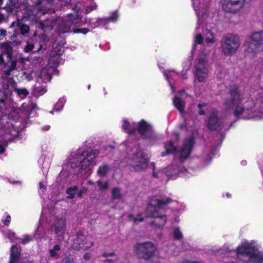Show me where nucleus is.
I'll use <instances>...</instances> for the list:
<instances>
[{"instance_id": "61", "label": "nucleus", "mask_w": 263, "mask_h": 263, "mask_svg": "<svg viewBox=\"0 0 263 263\" xmlns=\"http://www.w3.org/2000/svg\"><path fill=\"white\" fill-rule=\"evenodd\" d=\"M151 165L152 166V167L153 168V170H154V169L155 168V163L154 162H152L151 163Z\"/></svg>"}, {"instance_id": "4", "label": "nucleus", "mask_w": 263, "mask_h": 263, "mask_svg": "<svg viewBox=\"0 0 263 263\" xmlns=\"http://www.w3.org/2000/svg\"><path fill=\"white\" fill-rule=\"evenodd\" d=\"M208 46L201 49L195 65V80L199 82H204L209 73L208 58L211 52Z\"/></svg>"}, {"instance_id": "48", "label": "nucleus", "mask_w": 263, "mask_h": 263, "mask_svg": "<svg viewBox=\"0 0 263 263\" xmlns=\"http://www.w3.org/2000/svg\"><path fill=\"white\" fill-rule=\"evenodd\" d=\"M0 31H1V34H0L1 35L3 36H6V31L5 30L1 29Z\"/></svg>"}, {"instance_id": "40", "label": "nucleus", "mask_w": 263, "mask_h": 263, "mask_svg": "<svg viewBox=\"0 0 263 263\" xmlns=\"http://www.w3.org/2000/svg\"><path fill=\"white\" fill-rule=\"evenodd\" d=\"M118 18V14L116 12H115L112 13V15L108 18H106V20L108 21H111V22H115L117 21Z\"/></svg>"}, {"instance_id": "17", "label": "nucleus", "mask_w": 263, "mask_h": 263, "mask_svg": "<svg viewBox=\"0 0 263 263\" xmlns=\"http://www.w3.org/2000/svg\"><path fill=\"white\" fill-rule=\"evenodd\" d=\"M262 34V31L254 32L247 40L261 46L263 42Z\"/></svg>"}, {"instance_id": "21", "label": "nucleus", "mask_w": 263, "mask_h": 263, "mask_svg": "<svg viewBox=\"0 0 263 263\" xmlns=\"http://www.w3.org/2000/svg\"><path fill=\"white\" fill-rule=\"evenodd\" d=\"M165 152H162L161 155L164 157L168 154L174 153L176 151V147L174 145L172 141H170L165 145Z\"/></svg>"}, {"instance_id": "34", "label": "nucleus", "mask_w": 263, "mask_h": 263, "mask_svg": "<svg viewBox=\"0 0 263 263\" xmlns=\"http://www.w3.org/2000/svg\"><path fill=\"white\" fill-rule=\"evenodd\" d=\"M173 236L176 239L180 240L183 237V234L179 228H175L173 232Z\"/></svg>"}, {"instance_id": "45", "label": "nucleus", "mask_w": 263, "mask_h": 263, "mask_svg": "<svg viewBox=\"0 0 263 263\" xmlns=\"http://www.w3.org/2000/svg\"><path fill=\"white\" fill-rule=\"evenodd\" d=\"M97 6L96 4H93L92 5H91L88 9L86 10V12H88L91 10H95L96 9Z\"/></svg>"}, {"instance_id": "2", "label": "nucleus", "mask_w": 263, "mask_h": 263, "mask_svg": "<svg viewBox=\"0 0 263 263\" xmlns=\"http://www.w3.org/2000/svg\"><path fill=\"white\" fill-rule=\"evenodd\" d=\"M99 154V151L97 149L86 151L79 150L71 161V166L75 170L74 173L79 174L82 170L96 165L95 158Z\"/></svg>"}, {"instance_id": "62", "label": "nucleus", "mask_w": 263, "mask_h": 263, "mask_svg": "<svg viewBox=\"0 0 263 263\" xmlns=\"http://www.w3.org/2000/svg\"><path fill=\"white\" fill-rule=\"evenodd\" d=\"M23 18L24 19H30L31 18V16L30 15H28V16H24L23 17Z\"/></svg>"}, {"instance_id": "56", "label": "nucleus", "mask_w": 263, "mask_h": 263, "mask_svg": "<svg viewBox=\"0 0 263 263\" xmlns=\"http://www.w3.org/2000/svg\"><path fill=\"white\" fill-rule=\"evenodd\" d=\"M135 130H136L135 128H134V129H132V130L129 129L128 133L129 134H134L135 132Z\"/></svg>"}, {"instance_id": "18", "label": "nucleus", "mask_w": 263, "mask_h": 263, "mask_svg": "<svg viewBox=\"0 0 263 263\" xmlns=\"http://www.w3.org/2000/svg\"><path fill=\"white\" fill-rule=\"evenodd\" d=\"M21 250L16 246L11 247L9 263H18Z\"/></svg>"}, {"instance_id": "10", "label": "nucleus", "mask_w": 263, "mask_h": 263, "mask_svg": "<svg viewBox=\"0 0 263 263\" xmlns=\"http://www.w3.org/2000/svg\"><path fill=\"white\" fill-rule=\"evenodd\" d=\"M245 4V0H223L222 9L228 12H236L242 9Z\"/></svg>"}, {"instance_id": "35", "label": "nucleus", "mask_w": 263, "mask_h": 263, "mask_svg": "<svg viewBox=\"0 0 263 263\" xmlns=\"http://www.w3.org/2000/svg\"><path fill=\"white\" fill-rule=\"evenodd\" d=\"M60 250L59 245H55L53 248L49 250L50 255L52 257H56L58 256V252Z\"/></svg>"}, {"instance_id": "53", "label": "nucleus", "mask_w": 263, "mask_h": 263, "mask_svg": "<svg viewBox=\"0 0 263 263\" xmlns=\"http://www.w3.org/2000/svg\"><path fill=\"white\" fill-rule=\"evenodd\" d=\"M84 193V191L83 190H80L78 192V195L79 197H81L82 196V194H83Z\"/></svg>"}, {"instance_id": "31", "label": "nucleus", "mask_w": 263, "mask_h": 263, "mask_svg": "<svg viewBox=\"0 0 263 263\" xmlns=\"http://www.w3.org/2000/svg\"><path fill=\"white\" fill-rule=\"evenodd\" d=\"M128 217L130 221H133L136 224L143 221V218L141 217V214H138L137 217L132 214H129Z\"/></svg>"}, {"instance_id": "16", "label": "nucleus", "mask_w": 263, "mask_h": 263, "mask_svg": "<svg viewBox=\"0 0 263 263\" xmlns=\"http://www.w3.org/2000/svg\"><path fill=\"white\" fill-rule=\"evenodd\" d=\"M221 124V121L218 116V112L212 111L210 115L208 122V126L211 130L216 129Z\"/></svg>"}, {"instance_id": "51", "label": "nucleus", "mask_w": 263, "mask_h": 263, "mask_svg": "<svg viewBox=\"0 0 263 263\" xmlns=\"http://www.w3.org/2000/svg\"><path fill=\"white\" fill-rule=\"evenodd\" d=\"M59 58V57H52L49 59V62H51L52 61H54L55 60H57Z\"/></svg>"}, {"instance_id": "14", "label": "nucleus", "mask_w": 263, "mask_h": 263, "mask_svg": "<svg viewBox=\"0 0 263 263\" xmlns=\"http://www.w3.org/2000/svg\"><path fill=\"white\" fill-rule=\"evenodd\" d=\"M85 241L86 237L81 232H78L77 233L76 238L73 240L72 247L73 249L76 250H79L81 249H84V250H87L93 245V242H91L89 246H87L84 248Z\"/></svg>"}, {"instance_id": "32", "label": "nucleus", "mask_w": 263, "mask_h": 263, "mask_svg": "<svg viewBox=\"0 0 263 263\" xmlns=\"http://www.w3.org/2000/svg\"><path fill=\"white\" fill-rule=\"evenodd\" d=\"M14 91L17 93V94L22 97H26L28 93V91L26 88H16L14 89Z\"/></svg>"}, {"instance_id": "6", "label": "nucleus", "mask_w": 263, "mask_h": 263, "mask_svg": "<svg viewBox=\"0 0 263 263\" xmlns=\"http://www.w3.org/2000/svg\"><path fill=\"white\" fill-rule=\"evenodd\" d=\"M240 45V39L237 35H228L221 43V51L226 55H231L236 52Z\"/></svg>"}, {"instance_id": "54", "label": "nucleus", "mask_w": 263, "mask_h": 263, "mask_svg": "<svg viewBox=\"0 0 263 263\" xmlns=\"http://www.w3.org/2000/svg\"><path fill=\"white\" fill-rule=\"evenodd\" d=\"M5 151V148L3 146H0V154L4 153Z\"/></svg>"}, {"instance_id": "55", "label": "nucleus", "mask_w": 263, "mask_h": 263, "mask_svg": "<svg viewBox=\"0 0 263 263\" xmlns=\"http://www.w3.org/2000/svg\"><path fill=\"white\" fill-rule=\"evenodd\" d=\"M39 186H40V189H43V187H44V185H43V183H42V182H40L39 183Z\"/></svg>"}, {"instance_id": "8", "label": "nucleus", "mask_w": 263, "mask_h": 263, "mask_svg": "<svg viewBox=\"0 0 263 263\" xmlns=\"http://www.w3.org/2000/svg\"><path fill=\"white\" fill-rule=\"evenodd\" d=\"M147 158L141 151L137 152L132 158L130 165L134 170L140 172L144 170L147 165Z\"/></svg>"}, {"instance_id": "1", "label": "nucleus", "mask_w": 263, "mask_h": 263, "mask_svg": "<svg viewBox=\"0 0 263 263\" xmlns=\"http://www.w3.org/2000/svg\"><path fill=\"white\" fill-rule=\"evenodd\" d=\"M230 96L226 101V106L229 109H234V114L236 117L244 119L259 120L263 118L260 113L253 112L250 109L240 105L241 98L237 88L232 90Z\"/></svg>"}, {"instance_id": "44", "label": "nucleus", "mask_w": 263, "mask_h": 263, "mask_svg": "<svg viewBox=\"0 0 263 263\" xmlns=\"http://www.w3.org/2000/svg\"><path fill=\"white\" fill-rule=\"evenodd\" d=\"M6 64L2 54H0V67H5Z\"/></svg>"}, {"instance_id": "25", "label": "nucleus", "mask_w": 263, "mask_h": 263, "mask_svg": "<svg viewBox=\"0 0 263 263\" xmlns=\"http://www.w3.org/2000/svg\"><path fill=\"white\" fill-rule=\"evenodd\" d=\"M205 36V42L209 43H214L215 42V39L214 37L213 33L211 30L206 29L204 33Z\"/></svg>"}, {"instance_id": "27", "label": "nucleus", "mask_w": 263, "mask_h": 263, "mask_svg": "<svg viewBox=\"0 0 263 263\" xmlns=\"http://www.w3.org/2000/svg\"><path fill=\"white\" fill-rule=\"evenodd\" d=\"M181 171H178L175 168H173V166H170L165 171L167 176L170 178L175 177L179 172H181Z\"/></svg>"}, {"instance_id": "20", "label": "nucleus", "mask_w": 263, "mask_h": 263, "mask_svg": "<svg viewBox=\"0 0 263 263\" xmlns=\"http://www.w3.org/2000/svg\"><path fill=\"white\" fill-rule=\"evenodd\" d=\"M173 104L178 111L182 113L183 112L185 106V102L182 99L176 96L173 99Z\"/></svg>"}, {"instance_id": "49", "label": "nucleus", "mask_w": 263, "mask_h": 263, "mask_svg": "<svg viewBox=\"0 0 263 263\" xmlns=\"http://www.w3.org/2000/svg\"><path fill=\"white\" fill-rule=\"evenodd\" d=\"M90 257V255H89V253H85L84 256H83V258L84 259H86V260H87Z\"/></svg>"}, {"instance_id": "38", "label": "nucleus", "mask_w": 263, "mask_h": 263, "mask_svg": "<svg viewBox=\"0 0 263 263\" xmlns=\"http://www.w3.org/2000/svg\"><path fill=\"white\" fill-rule=\"evenodd\" d=\"M34 46L33 43L28 42L27 44L25 46L24 48V50L25 52H30L32 51L33 49L34 48Z\"/></svg>"}, {"instance_id": "37", "label": "nucleus", "mask_w": 263, "mask_h": 263, "mask_svg": "<svg viewBox=\"0 0 263 263\" xmlns=\"http://www.w3.org/2000/svg\"><path fill=\"white\" fill-rule=\"evenodd\" d=\"M33 239V236L31 235H25L24 237L21 239V242L25 245L29 242L31 241Z\"/></svg>"}, {"instance_id": "41", "label": "nucleus", "mask_w": 263, "mask_h": 263, "mask_svg": "<svg viewBox=\"0 0 263 263\" xmlns=\"http://www.w3.org/2000/svg\"><path fill=\"white\" fill-rule=\"evenodd\" d=\"M73 32L75 33H81L85 34L88 32V29H87V28L77 29L74 30Z\"/></svg>"}, {"instance_id": "22", "label": "nucleus", "mask_w": 263, "mask_h": 263, "mask_svg": "<svg viewBox=\"0 0 263 263\" xmlns=\"http://www.w3.org/2000/svg\"><path fill=\"white\" fill-rule=\"evenodd\" d=\"M198 1L199 3L198 6L196 8L195 7V6H194V8L197 15H199L201 10L203 11L202 13H204V12L205 11L206 7V3H205L204 0H198ZM193 6H194V4Z\"/></svg>"}, {"instance_id": "3", "label": "nucleus", "mask_w": 263, "mask_h": 263, "mask_svg": "<svg viewBox=\"0 0 263 263\" xmlns=\"http://www.w3.org/2000/svg\"><path fill=\"white\" fill-rule=\"evenodd\" d=\"M171 198H167L166 200H161L156 197L153 198L149 204L147 208L146 213L148 216L154 218L153 224L158 228H162L167 220L165 215L161 213L162 208L172 202Z\"/></svg>"}, {"instance_id": "24", "label": "nucleus", "mask_w": 263, "mask_h": 263, "mask_svg": "<svg viewBox=\"0 0 263 263\" xmlns=\"http://www.w3.org/2000/svg\"><path fill=\"white\" fill-rule=\"evenodd\" d=\"M15 24H16L17 26L20 28L21 32L22 34H25L29 32V26L27 25L22 24L20 21H18L17 22H13L12 23L11 27L14 26Z\"/></svg>"}, {"instance_id": "60", "label": "nucleus", "mask_w": 263, "mask_h": 263, "mask_svg": "<svg viewBox=\"0 0 263 263\" xmlns=\"http://www.w3.org/2000/svg\"><path fill=\"white\" fill-rule=\"evenodd\" d=\"M152 175H153V176L154 177H155V178L157 177V174H156V172H155L154 171L153 172Z\"/></svg>"}, {"instance_id": "12", "label": "nucleus", "mask_w": 263, "mask_h": 263, "mask_svg": "<svg viewBox=\"0 0 263 263\" xmlns=\"http://www.w3.org/2000/svg\"><path fill=\"white\" fill-rule=\"evenodd\" d=\"M80 21L81 18L78 14H69L63 21L59 29L61 32H66L70 30L72 25L79 23Z\"/></svg>"}, {"instance_id": "52", "label": "nucleus", "mask_w": 263, "mask_h": 263, "mask_svg": "<svg viewBox=\"0 0 263 263\" xmlns=\"http://www.w3.org/2000/svg\"><path fill=\"white\" fill-rule=\"evenodd\" d=\"M192 1H193V3H194L195 7L196 8V7H197L198 6V4H199L198 1V0H192Z\"/></svg>"}, {"instance_id": "5", "label": "nucleus", "mask_w": 263, "mask_h": 263, "mask_svg": "<svg viewBox=\"0 0 263 263\" xmlns=\"http://www.w3.org/2000/svg\"><path fill=\"white\" fill-rule=\"evenodd\" d=\"M237 255H246L253 263H262L263 255L254 246L252 243L242 242L236 250Z\"/></svg>"}, {"instance_id": "7", "label": "nucleus", "mask_w": 263, "mask_h": 263, "mask_svg": "<svg viewBox=\"0 0 263 263\" xmlns=\"http://www.w3.org/2000/svg\"><path fill=\"white\" fill-rule=\"evenodd\" d=\"M156 251L155 246L150 242L139 243L136 246L137 254L141 258L148 260L152 258Z\"/></svg>"}, {"instance_id": "50", "label": "nucleus", "mask_w": 263, "mask_h": 263, "mask_svg": "<svg viewBox=\"0 0 263 263\" xmlns=\"http://www.w3.org/2000/svg\"><path fill=\"white\" fill-rule=\"evenodd\" d=\"M179 95L181 97H183L184 95V96H187V94L186 93V92H185L184 90H181L180 92V93H179Z\"/></svg>"}, {"instance_id": "29", "label": "nucleus", "mask_w": 263, "mask_h": 263, "mask_svg": "<svg viewBox=\"0 0 263 263\" xmlns=\"http://www.w3.org/2000/svg\"><path fill=\"white\" fill-rule=\"evenodd\" d=\"M55 24L54 20H47L41 24L42 27L44 29L51 28Z\"/></svg>"}, {"instance_id": "43", "label": "nucleus", "mask_w": 263, "mask_h": 263, "mask_svg": "<svg viewBox=\"0 0 263 263\" xmlns=\"http://www.w3.org/2000/svg\"><path fill=\"white\" fill-rule=\"evenodd\" d=\"M206 105L205 103H200L198 105V107L199 109V114L201 115H203L205 114V112L201 109L202 107H204Z\"/></svg>"}, {"instance_id": "57", "label": "nucleus", "mask_w": 263, "mask_h": 263, "mask_svg": "<svg viewBox=\"0 0 263 263\" xmlns=\"http://www.w3.org/2000/svg\"><path fill=\"white\" fill-rule=\"evenodd\" d=\"M114 255V253H110L109 254L105 253L104 254V257H107V256H111V255Z\"/></svg>"}, {"instance_id": "26", "label": "nucleus", "mask_w": 263, "mask_h": 263, "mask_svg": "<svg viewBox=\"0 0 263 263\" xmlns=\"http://www.w3.org/2000/svg\"><path fill=\"white\" fill-rule=\"evenodd\" d=\"M109 167L107 164L100 166L97 170V174L100 176H105L109 171Z\"/></svg>"}, {"instance_id": "23", "label": "nucleus", "mask_w": 263, "mask_h": 263, "mask_svg": "<svg viewBox=\"0 0 263 263\" xmlns=\"http://www.w3.org/2000/svg\"><path fill=\"white\" fill-rule=\"evenodd\" d=\"M1 47L3 52L7 53V57L10 58L12 55V48L10 45L9 42H5L1 44Z\"/></svg>"}, {"instance_id": "30", "label": "nucleus", "mask_w": 263, "mask_h": 263, "mask_svg": "<svg viewBox=\"0 0 263 263\" xmlns=\"http://www.w3.org/2000/svg\"><path fill=\"white\" fill-rule=\"evenodd\" d=\"M203 42V37L202 35L200 33H197L195 37L194 40V44L193 46V49L192 50V52H193L194 50H195L196 45V44H201Z\"/></svg>"}, {"instance_id": "46", "label": "nucleus", "mask_w": 263, "mask_h": 263, "mask_svg": "<svg viewBox=\"0 0 263 263\" xmlns=\"http://www.w3.org/2000/svg\"><path fill=\"white\" fill-rule=\"evenodd\" d=\"M10 216L9 215H8L7 217V219L3 221V222L4 223V224L6 225H8L10 221Z\"/></svg>"}, {"instance_id": "42", "label": "nucleus", "mask_w": 263, "mask_h": 263, "mask_svg": "<svg viewBox=\"0 0 263 263\" xmlns=\"http://www.w3.org/2000/svg\"><path fill=\"white\" fill-rule=\"evenodd\" d=\"M63 263H75L73 259L70 256L65 257L63 259Z\"/></svg>"}, {"instance_id": "15", "label": "nucleus", "mask_w": 263, "mask_h": 263, "mask_svg": "<svg viewBox=\"0 0 263 263\" xmlns=\"http://www.w3.org/2000/svg\"><path fill=\"white\" fill-rule=\"evenodd\" d=\"M136 126H138V132L144 138H150L153 136V130L149 124L142 121L137 124Z\"/></svg>"}, {"instance_id": "64", "label": "nucleus", "mask_w": 263, "mask_h": 263, "mask_svg": "<svg viewBox=\"0 0 263 263\" xmlns=\"http://www.w3.org/2000/svg\"><path fill=\"white\" fill-rule=\"evenodd\" d=\"M183 263H196V262H189V261H184Z\"/></svg>"}, {"instance_id": "9", "label": "nucleus", "mask_w": 263, "mask_h": 263, "mask_svg": "<svg viewBox=\"0 0 263 263\" xmlns=\"http://www.w3.org/2000/svg\"><path fill=\"white\" fill-rule=\"evenodd\" d=\"M52 229L58 240L63 239L65 231V216L64 214L56 217Z\"/></svg>"}, {"instance_id": "63", "label": "nucleus", "mask_w": 263, "mask_h": 263, "mask_svg": "<svg viewBox=\"0 0 263 263\" xmlns=\"http://www.w3.org/2000/svg\"><path fill=\"white\" fill-rule=\"evenodd\" d=\"M49 128H50V126H48V125H47V126H46L44 127V129H45V130H48V129H49Z\"/></svg>"}, {"instance_id": "28", "label": "nucleus", "mask_w": 263, "mask_h": 263, "mask_svg": "<svg viewBox=\"0 0 263 263\" xmlns=\"http://www.w3.org/2000/svg\"><path fill=\"white\" fill-rule=\"evenodd\" d=\"M9 60L7 63V65L10 68V70H13L15 69L16 63H17V60L15 59H14L12 57V55H11L10 58H8Z\"/></svg>"}, {"instance_id": "58", "label": "nucleus", "mask_w": 263, "mask_h": 263, "mask_svg": "<svg viewBox=\"0 0 263 263\" xmlns=\"http://www.w3.org/2000/svg\"><path fill=\"white\" fill-rule=\"evenodd\" d=\"M12 71V70H10V68H8V70L6 71V74L7 75H9V74H10V72Z\"/></svg>"}, {"instance_id": "47", "label": "nucleus", "mask_w": 263, "mask_h": 263, "mask_svg": "<svg viewBox=\"0 0 263 263\" xmlns=\"http://www.w3.org/2000/svg\"><path fill=\"white\" fill-rule=\"evenodd\" d=\"M128 126H129L128 123L126 120H125L124 121V124L123 125V128L124 129H127Z\"/></svg>"}, {"instance_id": "39", "label": "nucleus", "mask_w": 263, "mask_h": 263, "mask_svg": "<svg viewBox=\"0 0 263 263\" xmlns=\"http://www.w3.org/2000/svg\"><path fill=\"white\" fill-rule=\"evenodd\" d=\"M97 183L99 186L100 190H105L108 187L107 182H103L101 180H98Z\"/></svg>"}, {"instance_id": "19", "label": "nucleus", "mask_w": 263, "mask_h": 263, "mask_svg": "<svg viewBox=\"0 0 263 263\" xmlns=\"http://www.w3.org/2000/svg\"><path fill=\"white\" fill-rule=\"evenodd\" d=\"M54 70V67H46L43 68L40 73V77L45 82H49L51 79V73Z\"/></svg>"}, {"instance_id": "13", "label": "nucleus", "mask_w": 263, "mask_h": 263, "mask_svg": "<svg viewBox=\"0 0 263 263\" xmlns=\"http://www.w3.org/2000/svg\"><path fill=\"white\" fill-rule=\"evenodd\" d=\"M243 47L245 55L249 58H254L259 52L260 48V46L248 40L245 42Z\"/></svg>"}, {"instance_id": "33", "label": "nucleus", "mask_w": 263, "mask_h": 263, "mask_svg": "<svg viewBox=\"0 0 263 263\" xmlns=\"http://www.w3.org/2000/svg\"><path fill=\"white\" fill-rule=\"evenodd\" d=\"M77 190L78 187L77 186L67 189L66 190V193L68 195L67 198L69 199H73L74 198V193L77 191Z\"/></svg>"}, {"instance_id": "11", "label": "nucleus", "mask_w": 263, "mask_h": 263, "mask_svg": "<svg viewBox=\"0 0 263 263\" xmlns=\"http://www.w3.org/2000/svg\"><path fill=\"white\" fill-rule=\"evenodd\" d=\"M194 143V139L192 136L185 140L182 147L179 152L181 162H183L189 157Z\"/></svg>"}, {"instance_id": "36", "label": "nucleus", "mask_w": 263, "mask_h": 263, "mask_svg": "<svg viewBox=\"0 0 263 263\" xmlns=\"http://www.w3.org/2000/svg\"><path fill=\"white\" fill-rule=\"evenodd\" d=\"M112 195L114 199H120L121 197L120 190L118 187H115L112 190Z\"/></svg>"}, {"instance_id": "59", "label": "nucleus", "mask_w": 263, "mask_h": 263, "mask_svg": "<svg viewBox=\"0 0 263 263\" xmlns=\"http://www.w3.org/2000/svg\"><path fill=\"white\" fill-rule=\"evenodd\" d=\"M4 18V16L2 14H0V22Z\"/></svg>"}]
</instances>
